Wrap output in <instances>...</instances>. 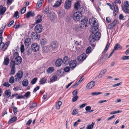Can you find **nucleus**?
Segmentation results:
<instances>
[{"instance_id":"6","label":"nucleus","mask_w":129,"mask_h":129,"mask_svg":"<svg viewBox=\"0 0 129 129\" xmlns=\"http://www.w3.org/2000/svg\"><path fill=\"white\" fill-rule=\"evenodd\" d=\"M88 24V21L87 19H84L81 21V25L80 28L81 29H85L86 27Z\"/></svg>"},{"instance_id":"58","label":"nucleus","mask_w":129,"mask_h":129,"mask_svg":"<svg viewBox=\"0 0 129 129\" xmlns=\"http://www.w3.org/2000/svg\"><path fill=\"white\" fill-rule=\"evenodd\" d=\"M70 70V68L69 67H65L64 69V70L65 72H68Z\"/></svg>"},{"instance_id":"18","label":"nucleus","mask_w":129,"mask_h":129,"mask_svg":"<svg viewBox=\"0 0 129 129\" xmlns=\"http://www.w3.org/2000/svg\"><path fill=\"white\" fill-rule=\"evenodd\" d=\"M22 61L21 57L20 56H18L15 58V62L16 64L18 65L20 64Z\"/></svg>"},{"instance_id":"62","label":"nucleus","mask_w":129,"mask_h":129,"mask_svg":"<svg viewBox=\"0 0 129 129\" xmlns=\"http://www.w3.org/2000/svg\"><path fill=\"white\" fill-rule=\"evenodd\" d=\"M77 93L78 92L77 90H75L72 92V94L73 96H77Z\"/></svg>"},{"instance_id":"34","label":"nucleus","mask_w":129,"mask_h":129,"mask_svg":"<svg viewBox=\"0 0 129 129\" xmlns=\"http://www.w3.org/2000/svg\"><path fill=\"white\" fill-rule=\"evenodd\" d=\"M115 49L116 50L121 49L122 48V47L119 44L117 43L114 46Z\"/></svg>"},{"instance_id":"15","label":"nucleus","mask_w":129,"mask_h":129,"mask_svg":"<svg viewBox=\"0 0 129 129\" xmlns=\"http://www.w3.org/2000/svg\"><path fill=\"white\" fill-rule=\"evenodd\" d=\"M117 22L116 20H114L112 23L110 24L108 26V28L109 29H111L114 27L116 25Z\"/></svg>"},{"instance_id":"50","label":"nucleus","mask_w":129,"mask_h":129,"mask_svg":"<svg viewBox=\"0 0 129 129\" xmlns=\"http://www.w3.org/2000/svg\"><path fill=\"white\" fill-rule=\"evenodd\" d=\"M122 6L127 7L129 8V2L127 1H125L124 2V5H122Z\"/></svg>"},{"instance_id":"46","label":"nucleus","mask_w":129,"mask_h":129,"mask_svg":"<svg viewBox=\"0 0 129 129\" xmlns=\"http://www.w3.org/2000/svg\"><path fill=\"white\" fill-rule=\"evenodd\" d=\"M110 45V43L109 42H107L106 46L105 48V49L104 50L103 52V53H105V52L107 51V50L108 48Z\"/></svg>"},{"instance_id":"13","label":"nucleus","mask_w":129,"mask_h":129,"mask_svg":"<svg viewBox=\"0 0 129 129\" xmlns=\"http://www.w3.org/2000/svg\"><path fill=\"white\" fill-rule=\"evenodd\" d=\"M95 85V83L93 81H91L88 83L86 86V88L88 89H90L93 87Z\"/></svg>"},{"instance_id":"7","label":"nucleus","mask_w":129,"mask_h":129,"mask_svg":"<svg viewBox=\"0 0 129 129\" xmlns=\"http://www.w3.org/2000/svg\"><path fill=\"white\" fill-rule=\"evenodd\" d=\"M90 24L92 26H97L98 25V21L97 19L93 17L90 18L89 19Z\"/></svg>"},{"instance_id":"10","label":"nucleus","mask_w":129,"mask_h":129,"mask_svg":"<svg viewBox=\"0 0 129 129\" xmlns=\"http://www.w3.org/2000/svg\"><path fill=\"white\" fill-rule=\"evenodd\" d=\"M31 37V38L34 40L36 39L38 40L39 39L40 36L37 34V33L36 32H33L32 33Z\"/></svg>"},{"instance_id":"21","label":"nucleus","mask_w":129,"mask_h":129,"mask_svg":"<svg viewBox=\"0 0 129 129\" xmlns=\"http://www.w3.org/2000/svg\"><path fill=\"white\" fill-rule=\"evenodd\" d=\"M63 61L61 59H59L56 61L55 64L56 66L57 67L60 66L62 64Z\"/></svg>"},{"instance_id":"30","label":"nucleus","mask_w":129,"mask_h":129,"mask_svg":"<svg viewBox=\"0 0 129 129\" xmlns=\"http://www.w3.org/2000/svg\"><path fill=\"white\" fill-rule=\"evenodd\" d=\"M6 10V8L5 7H3L2 6L0 8V14L1 15L3 14Z\"/></svg>"},{"instance_id":"51","label":"nucleus","mask_w":129,"mask_h":129,"mask_svg":"<svg viewBox=\"0 0 129 129\" xmlns=\"http://www.w3.org/2000/svg\"><path fill=\"white\" fill-rule=\"evenodd\" d=\"M85 109L86 111L85 113H86L88 112H89V111L91 109V107H90L89 106H87L85 107Z\"/></svg>"},{"instance_id":"59","label":"nucleus","mask_w":129,"mask_h":129,"mask_svg":"<svg viewBox=\"0 0 129 129\" xmlns=\"http://www.w3.org/2000/svg\"><path fill=\"white\" fill-rule=\"evenodd\" d=\"M20 49L21 52L23 53L24 50V47L23 45H21Z\"/></svg>"},{"instance_id":"35","label":"nucleus","mask_w":129,"mask_h":129,"mask_svg":"<svg viewBox=\"0 0 129 129\" xmlns=\"http://www.w3.org/2000/svg\"><path fill=\"white\" fill-rule=\"evenodd\" d=\"M57 77L56 76H53L51 77L50 79V81L53 82L56 81L57 79Z\"/></svg>"},{"instance_id":"23","label":"nucleus","mask_w":129,"mask_h":129,"mask_svg":"<svg viewBox=\"0 0 129 129\" xmlns=\"http://www.w3.org/2000/svg\"><path fill=\"white\" fill-rule=\"evenodd\" d=\"M63 62L64 64H68L70 62V59L68 57L66 56L64 58Z\"/></svg>"},{"instance_id":"40","label":"nucleus","mask_w":129,"mask_h":129,"mask_svg":"<svg viewBox=\"0 0 129 129\" xmlns=\"http://www.w3.org/2000/svg\"><path fill=\"white\" fill-rule=\"evenodd\" d=\"M9 59L7 57H6L5 58L3 63L5 65L7 66L8 65L9 63Z\"/></svg>"},{"instance_id":"45","label":"nucleus","mask_w":129,"mask_h":129,"mask_svg":"<svg viewBox=\"0 0 129 129\" xmlns=\"http://www.w3.org/2000/svg\"><path fill=\"white\" fill-rule=\"evenodd\" d=\"M94 125V123L93 122H92L91 124L87 125L86 129H92Z\"/></svg>"},{"instance_id":"4","label":"nucleus","mask_w":129,"mask_h":129,"mask_svg":"<svg viewBox=\"0 0 129 129\" xmlns=\"http://www.w3.org/2000/svg\"><path fill=\"white\" fill-rule=\"evenodd\" d=\"M23 76V72L21 71H19L14 76L15 81H19L21 80Z\"/></svg>"},{"instance_id":"11","label":"nucleus","mask_w":129,"mask_h":129,"mask_svg":"<svg viewBox=\"0 0 129 129\" xmlns=\"http://www.w3.org/2000/svg\"><path fill=\"white\" fill-rule=\"evenodd\" d=\"M42 20V16L40 14H38L36 17L35 19V22L36 23H40Z\"/></svg>"},{"instance_id":"48","label":"nucleus","mask_w":129,"mask_h":129,"mask_svg":"<svg viewBox=\"0 0 129 129\" xmlns=\"http://www.w3.org/2000/svg\"><path fill=\"white\" fill-rule=\"evenodd\" d=\"M30 108H35L37 106V104L35 103H32L30 104Z\"/></svg>"},{"instance_id":"42","label":"nucleus","mask_w":129,"mask_h":129,"mask_svg":"<svg viewBox=\"0 0 129 129\" xmlns=\"http://www.w3.org/2000/svg\"><path fill=\"white\" fill-rule=\"evenodd\" d=\"M42 4L41 0H40V1H38L36 4L37 8L38 9L41 6Z\"/></svg>"},{"instance_id":"53","label":"nucleus","mask_w":129,"mask_h":129,"mask_svg":"<svg viewBox=\"0 0 129 129\" xmlns=\"http://www.w3.org/2000/svg\"><path fill=\"white\" fill-rule=\"evenodd\" d=\"M121 111L118 110L117 111H112L110 113V114L111 115L114 114L116 113H119L121 112Z\"/></svg>"},{"instance_id":"3","label":"nucleus","mask_w":129,"mask_h":129,"mask_svg":"<svg viewBox=\"0 0 129 129\" xmlns=\"http://www.w3.org/2000/svg\"><path fill=\"white\" fill-rule=\"evenodd\" d=\"M74 8L76 11L79 10V11L83 12L84 11V9L80 5L79 2L77 1L74 4Z\"/></svg>"},{"instance_id":"24","label":"nucleus","mask_w":129,"mask_h":129,"mask_svg":"<svg viewBox=\"0 0 129 129\" xmlns=\"http://www.w3.org/2000/svg\"><path fill=\"white\" fill-rule=\"evenodd\" d=\"M47 41L45 38L41 39L40 41V43L42 46H44L46 44Z\"/></svg>"},{"instance_id":"33","label":"nucleus","mask_w":129,"mask_h":129,"mask_svg":"<svg viewBox=\"0 0 129 129\" xmlns=\"http://www.w3.org/2000/svg\"><path fill=\"white\" fill-rule=\"evenodd\" d=\"M98 28L97 26H92V27H91V31L92 33V31L95 32V33L96 32H98Z\"/></svg>"},{"instance_id":"1","label":"nucleus","mask_w":129,"mask_h":129,"mask_svg":"<svg viewBox=\"0 0 129 129\" xmlns=\"http://www.w3.org/2000/svg\"><path fill=\"white\" fill-rule=\"evenodd\" d=\"M82 12L77 11L74 12L72 15V18L75 21H78L81 18L82 15L81 13Z\"/></svg>"},{"instance_id":"9","label":"nucleus","mask_w":129,"mask_h":129,"mask_svg":"<svg viewBox=\"0 0 129 129\" xmlns=\"http://www.w3.org/2000/svg\"><path fill=\"white\" fill-rule=\"evenodd\" d=\"M31 49L34 52L38 51L39 49V47L37 43H34L31 45Z\"/></svg>"},{"instance_id":"8","label":"nucleus","mask_w":129,"mask_h":129,"mask_svg":"<svg viewBox=\"0 0 129 129\" xmlns=\"http://www.w3.org/2000/svg\"><path fill=\"white\" fill-rule=\"evenodd\" d=\"M42 29V25L40 24H38L35 26V30L36 33H40L41 32Z\"/></svg>"},{"instance_id":"17","label":"nucleus","mask_w":129,"mask_h":129,"mask_svg":"<svg viewBox=\"0 0 129 129\" xmlns=\"http://www.w3.org/2000/svg\"><path fill=\"white\" fill-rule=\"evenodd\" d=\"M98 38H94V37L93 36V34H92L90 36L89 40L90 42L93 43L95 40H98Z\"/></svg>"},{"instance_id":"36","label":"nucleus","mask_w":129,"mask_h":129,"mask_svg":"<svg viewBox=\"0 0 129 129\" xmlns=\"http://www.w3.org/2000/svg\"><path fill=\"white\" fill-rule=\"evenodd\" d=\"M62 104V102L60 101H59L56 103V107L57 109H60V106Z\"/></svg>"},{"instance_id":"19","label":"nucleus","mask_w":129,"mask_h":129,"mask_svg":"<svg viewBox=\"0 0 129 129\" xmlns=\"http://www.w3.org/2000/svg\"><path fill=\"white\" fill-rule=\"evenodd\" d=\"M76 62L75 61H71L70 62L69 65L71 68H74L76 66Z\"/></svg>"},{"instance_id":"20","label":"nucleus","mask_w":129,"mask_h":129,"mask_svg":"<svg viewBox=\"0 0 129 129\" xmlns=\"http://www.w3.org/2000/svg\"><path fill=\"white\" fill-rule=\"evenodd\" d=\"M31 43V40L30 38H27L25 39L24 42L25 45L26 46H28Z\"/></svg>"},{"instance_id":"43","label":"nucleus","mask_w":129,"mask_h":129,"mask_svg":"<svg viewBox=\"0 0 129 129\" xmlns=\"http://www.w3.org/2000/svg\"><path fill=\"white\" fill-rule=\"evenodd\" d=\"M49 17L51 21L53 20L56 18L55 14L53 13L50 14V16Z\"/></svg>"},{"instance_id":"32","label":"nucleus","mask_w":129,"mask_h":129,"mask_svg":"<svg viewBox=\"0 0 129 129\" xmlns=\"http://www.w3.org/2000/svg\"><path fill=\"white\" fill-rule=\"evenodd\" d=\"M28 81L27 79L24 80L22 82V85L24 86H27L28 84Z\"/></svg>"},{"instance_id":"57","label":"nucleus","mask_w":129,"mask_h":129,"mask_svg":"<svg viewBox=\"0 0 129 129\" xmlns=\"http://www.w3.org/2000/svg\"><path fill=\"white\" fill-rule=\"evenodd\" d=\"M11 71L10 73L11 74L14 75L15 72V68H11Z\"/></svg>"},{"instance_id":"31","label":"nucleus","mask_w":129,"mask_h":129,"mask_svg":"<svg viewBox=\"0 0 129 129\" xmlns=\"http://www.w3.org/2000/svg\"><path fill=\"white\" fill-rule=\"evenodd\" d=\"M3 38L2 37H0V48L1 49H3L5 46L4 43L2 42V41Z\"/></svg>"},{"instance_id":"25","label":"nucleus","mask_w":129,"mask_h":129,"mask_svg":"<svg viewBox=\"0 0 129 129\" xmlns=\"http://www.w3.org/2000/svg\"><path fill=\"white\" fill-rule=\"evenodd\" d=\"M62 2V0H58L54 4L53 7H57L60 6Z\"/></svg>"},{"instance_id":"52","label":"nucleus","mask_w":129,"mask_h":129,"mask_svg":"<svg viewBox=\"0 0 129 129\" xmlns=\"http://www.w3.org/2000/svg\"><path fill=\"white\" fill-rule=\"evenodd\" d=\"M102 93L100 92H92L91 94L92 95H98L102 94Z\"/></svg>"},{"instance_id":"39","label":"nucleus","mask_w":129,"mask_h":129,"mask_svg":"<svg viewBox=\"0 0 129 129\" xmlns=\"http://www.w3.org/2000/svg\"><path fill=\"white\" fill-rule=\"evenodd\" d=\"M122 8L124 12L126 13H129V9H128V8L127 7L122 6Z\"/></svg>"},{"instance_id":"37","label":"nucleus","mask_w":129,"mask_h":129,"mask_svg":"<svg viewBox=\"0 0 129 129\" xmlns=\"http://www.w3.org/2000/svg\"><path fill=\"white\" fill-rule=\"evenodd\" d=\"M54 68L53 67H50L48 69L47 72L48 73H51L54 71Z\"/></svg>"},{"instance_id":"12","label":"nucleus","mask_w":129,"mask_h":129,"mask_svg":"<svg viewBox=\"0 0 129 129\" xmlns=\"http://www.w3.org/2000/svg\"><path fill=\"white\" fill-rule=\"evenodd\" d=\"M71 6V1H65L64 7L67 10L69 9Z\"/></svg>"},{"instance_id":"54","label":"nucleus","mask_w":129,"mask_h":129,"mask_svg":"<svg viewBox=\"0 0 129 129\" xmlns=\"http://www.w3.org/2000/svg\"><path fill=\"white\" fill-rule=\"evenodd\" d=\"M14 79L13 76H12L10 78L9 80V82L10 83H14Z\"/></svg>"},{"instance_id":"2","label":"nucleus","mask_w":129,"mask_h":129,"mask_svg":"<svg viewBox=\"0 0 129 129\" xmlns=\"http://www.w3.org/2000/svg\"><path fill=\"white\" fill-rule=\"evenodd\" d=\"M107 4L110 6V8L112 10H114L113 12V15L115 16L117 13L118 11V9L115 3L114 2L112 4V5L110 3H107Z\"/></svg>"},{"instance_id":"49","label":"nucleus","mask_w":129,"mask_h":129,"mask_svg":"<svg viewBox=\"0 0 129 129\" xmlns=\"http://www.w3.org/2000/svg\"><path fill=\"white\" fill-rule=\"evenodd\" d=\"M15 61H11L10 63V67L11 68H15Z\"/></svg>"},{"instance_id":"56","label":"nucleus","mask_w":129,"mask_h":129,"mask_svg":"<svg viewBox=\"0 0 129 129\" xmlns=\"http://www.w3.org/2000/svg\"><path fill=\"white\" fill-rule=\"evenodd\" d=\"M18 13V12L16 11L14 14V17H15L16 18H18L19 17Z\"/></svg>"},{"instance_id":"5","label":"nucleus","mask_w":129,"mask_h":129,"mask_svg":"<svg viewBox=\"0 0 129 129\" xmlns=\"http://www.w3.org/2000/svg\"><path fill=\"white\" fill-rule=\"evenodd\" d=\"M58 46V43L56 41L52 42L50 44V47L52 50L54 51H55L57 50Z\"/></svg>"},{"instance_id":"26","label":"nucleus","mask_w":129,"mask_h":129,"mask_svg":"<svg viewBox=\"0 0 129 129\" xmlns=\"http://www.w3.org/2000/svg\"><path fill=\"white\" fill-rule=\"evenodd\" d=\"M59 16L62 17H63L65 15V11L63 10H61L58 13Z\"/></svg>"},{"instance_id":"64","label":"nucleus","mask_w":129,"mask_h":129,"mask_svg":"<svg viewBox=\"0 0 129 129\" xmlns=\"http://www.w3.org/2000/svg\"><path fill=\"white\" fill-rule=\"evenodd\" d=\"M122 59L123 60H127L129 59V56H124L122 57Z\"/></svg>"},{"instance_id":"63","label":"nucleus","mask_w":129,"mask_h":129,"mask_svg":"<svg viewBox=\"0 0 129 129\" xmlns=\"http://www.w3.org/2000/svg\"><path fill=\"white\" fill-rule=\"evenodd\" d=\"M26 7H23L21 10V13L22 14H24L26 10Z\"/></svg>"},{"instance_id":"61","label":"nucleus","mask_w":129,"mask_h":129,"mask_svg":"<svg viewBox=\"0 0 129 129\" xmlns=\"http://www.w3.org/2000/svg\"><path fill=\"white\" fill-rule=\"evenodd\" d=\"M37 78H34L31 81V84H35L37 81Z\"/></svg>"},{"instance_id":"29","label":"nucleus","mask_w":129,"mask_h":129,"mask_svg":"<svg viewBox=\"0 0 129 129\" xmlns=\"http://www.w3.org/2000/svg\"><path fill=\"white\" fill-rule=\"evenodd\" d=\"M35 15L34 13L32 12H28L26 14V17L27 18L30 16H34Z\"/></svg>"},{"instance_id":"22","label":"nucleus","mask_w":129,"mask_h":129,"mask_svg":"<svg viewBox=\"0 0 129 129\" xmlns=\"http://www.w3.org/2000/svg\"><path fill=\"white\" fill-rule=\"evenodd\" d=\"M11 93L9 90H7L5 91L4 94V96H6L7 98H9L11 96Z\"/></svg>"},{"instance_id":"44","label":"nucleus","mask_w":129,"mask_h":129,"mask_svg":"<svg viewBox=\"0 0 129 129\" xmlns=\"http://www.w3.org/2000/svg\"><path fill=\"white\" fill-rule=\"evenodd\" d=\"M91 51V48L90 46L88 47L86 50V54H89Z\"/></svg>"},{"instance_id":"16","label":"nucleus","mask_w":129,"mask_h":129,"mask_svg":"<svg viewBox=\"0 0 129 129\" xmlns=\"http://www.w3.org/2000/svg\"><path fill=\"white\" fill-rule=\"evenodd\" d=\"M92 34H93V36H94V38H98V40H99L101 36V34L100 32H96L95 33V32L92 31Z\"/></svg>"},{"instance_id":"14","label":"nucleus","mask_w":129,"mask_h":129,"mask_svg":"<svg viewBox=\"0 0 129 129\" xmlns=\"http://www.w3.org/2000/svg\"><path fill=\"white\" fill-rule=\"evenodd\" d=\"M87 56L86 54L83 53L78 57L77 59L78 61H82L84 60Z\"/></svg>"},{"instance_id":"27","label":"nucleus","mask_w":129,"mask_h":129,"mask_svg":"<svg viewBox=\"0 0 129 129\" xmlns=\"http://www.w3.org/2000/svg\"><path fill=\"white\" fill-rule=\"evenodd\" d=\"M107 70L106 69H104L102 70L100 72L99 75V77L101 78L105 74Z\"/></svg>"},{"instance_id":"55","label":"nucleus","mask_w":129,"mask_h":129,"mask_svg":"<svg viewBox=\"0 0 129 129\" xmlns=\"http://www.w3.org/2000/svg\"><path fill=\"white\" fill-rule=\"evenodd\" d=\"M80 28L79 26L78 25H76L75 27L74 28L75 30L77 31L79 30Z\"/></svg>"},{"instance_id":"47","label":"nucleus","mask_w":129,"mask_h":129,"mask_svg":"<svg viewBox=\"0 0 129 129\" xmlns=\"http://www.w3.org/2000/svg\"><path fill=\"white\" fill-rule=\"evenodd\" d=\"M49 11V8H45L44 9L43 13L44 14L47 15L48 14Z\"/></svg>"},{"instance_id":"28","label":"nucleus","mask_w":129,"mask_h":129,"mask_svg":"<svg viewBox=\"0 0 129 129\" xmlns=\"http://www.w3.org/2000/svg\"><path fill=\"white\" fill-rule=\"evenodd\" d=\"M47 80L46 77H45L41 79L40 81V84H43L45 83Z\"/></svg>"},{"instance_id":"60","label":"nucleus","mask_w":129,"mask_h":129,"mask_svg":"<svg viewBox=\"0 0 129 129\" xmlns=\"http://www.w3.org/2000/svg\"><path fill=\"white\" fill-rule=\"evenodd\" d=\"M20 24L19 22H18L16 25H14L13 26V27L15 29H16L19 28L20 27Z\"/></svg>"},{"instance_id":"41","label":"nucleus","mask_w":129,"mask_h":129,"mask_svg":"<svg viewBox=\"0 0 129 129\" xmlns=\"http://www.w3.org/2000/svg\"><path fill=\"white\" fill-rule=\"evenodd\" d=\"M17 119V117L16 116H14L9 120L8 123L10 124L16 121Z\"/></svg>"},{"instance_id":"38","label":"nucleus","mask_w":129,"mask_h":129,"mask_svg":"<svg viewBox=\"0 0 129 129\" xmlns=\"http://www.w3.org/2000/svg\"><path fill=\"white\" fill-rule=\"evenodd\" d=\"M42 50L45 52H47L49 51L50 48L48 46H45L42 47Z\"/></svg>"}]
</instances>
